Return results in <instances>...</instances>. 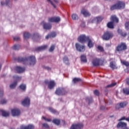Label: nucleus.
<instances>
[{
    "mask_svg": "<svg viewBox=\"0 0 129 129\" xmlns=\"http://www.w3.org/2000/svg\"><path fill=\"white\" fill-rule=\"evenodd\" d=\"M30 61L29 65L30 66H34L35 64H36V57L34 56H30L28 58L27 57H19L17 59L18 62H21V63H23V64H25L26 62H28V60Z\"/></svg>",
    "mask_w": 129,
    "mask_h": 129,
    "instance_id": "f257e3e1",
    "label": "nucleus"
},
{
    "mask_svg": "<svg viewBox=\"0 0 129 129\" xmlns=\"http://www.w3.org/2000/svg\"><path fill=\"white\" fill-rule=\"evenodd\" d=\"M125 8V3L121 1H118L116 4L112 5L110 10L111 11H114V10H123Z\"/></svg>",
    "mask_w": 129,
    "mask_h": 129,
    "instance_id": "f03ea898",
    "label": "nucleus"
},
{
    "mask_svg": "<svg viewBox=\"0 0 129 129\" xmlns=\"http://www.w3.org/2000/svg\"><path fill=\"white\" fill-rule=\"evenodd\" d=\"M113 33L111 31H107L104 32L101 38L104 41H109V40L113 38Z\"/></svg>",
    "mask_w": 129,
    "mask_h": 129,
    "instance_id": "7ed1b4c3",
    "label": "nucleus"
},
{
    "mask_svg": "<svg viewBox=\"0 0 129 129\" xmlns=\"http://www.w3.org/2000/svg\"><path fill=\"white\" fill-rule=\"evenodd\" d=\"M127 49V46L124 42H121L120 44H118L115 48V50L117 52H123V51H125Z\"/></svg>",
    "mask_w": 129,
    "mask_h": 129,
    "instance_id": "20e7f679",
    "label": "nucleus"
},
{
    "mask_svg": "<svg viewBox=\"0 0 129 129\" xmlns=\"http://www.w3.org/2000/svg\"><path fill=\"white\" fill-rule=\"evenodd\" d=\"M55 93L56 95L63 96L66 95L68 93V92L66 91L64 88L58 87L56 89Z\"/></svg>",
    "mask_w": 129,
    "mask_h": 129,
    "instance_id": "39448f33",
    "label": "nucleus"
},
{
    "mask_svg": "<svg viewBox=\"0 0 129 129\" xmlns=\"http://www.w3.org/2000/svg\"><path fill=\"white\" fill-rule=\"evenodd\" d=\"M44 83L48 86L49 89H53L56 86V83L53 80L48 81V80H45Z\"/></svg>",
    "mask_w": 129,
    "mask_h": 129,
    "instance_id": "423d86ee",
    "label": "nucleus"
},
{
    "mask_svg": "<svg viewBox=\"0 0 129 129\" xmlns=\"http://www.w3.org/2000/svg\"><path fill=\"white\" fill-rule=\"evenodd\" d=\"M89 36H86L85 35L82 34L80 35L78 38V42H80V43H81L82 44H84L88 39H89Z\"/></svg>",
    "mask_w": 129,
    "mask_h": 129,
    "instance_id": "0eeeda50",
    "label": "nucleus"
},
{
    "mask_svg": "<svg viewBox=\"0 0 129 129\" xmlns=\"http://www.w3.org/2000/svg\"><path fill=\"white\" fill-rule=\"evenodd\" d=\"M75 46L76 49L77 51H79V52H84L85 51V46L82 45L78 43H76Z\"/></svg>",
    "mask_w": 129,
    "mask_h": 129,
    "instance_id": "6e6552de",
    "label": "nucleus"
},
{
    "mask_svg": "<svg viewBox=\"0 0 129 129\" xmlns=\"http://www.w3.org/2000/svg\"><path fill=\"white\" fill-rule=\"evenodd\" d=\"M48 21L49 23H59L61 21V19L59 17H53L49 18Z\"/></svg>",
    "mask_w": 129,
    "mask_h": 129,
    "instance_id": "1a4fd4ad",
    "label": "nucleus"
},
{
    "mask_svg": "<svg viewBox=\"0 0 129 129\" xmlns=\"http://www.w3.org/2000/svg\"><path fill=\"white\" fill-rule=\"evenodd\" d=\"M41 24L43 25V27L44 30H51V29H52V25L50 23L42 21Z\"/></svg>",
    "mask_w": 129,
    "mask_h": 129,
    "instance_id": "9d476101",
    "label": "nucleus"
},
{
    "mask_svg": "<svg viewBox=\"0 0 129 129\" xmlns=\"http://www.w3.org/2000/svg\"><path fill=\"white\" fill-rule=\"evenodd\" d=\"M11 113L13 116H19L21 114V111L19 109H13Z\"/></svg>",
    "mask_w": 129,
    "mask_h": 129,
    "instance_id": "9b49d317",
    "label": "nucleus"
},
{
    "mask_svg": "<svg viewBox=\"0 0 129 129\" xmlns=\"http://www.w3.org/2000/svg\"><path fill=\"white\" fill-rule=\"evenodd\" d=\"M83 126H84V125L82 123H79L77 124H73L71 127V129H81L83 128Z\"/></svg>",
    "mask_w": 129,
    "mask_h": 129,
    "instance_id": "f8f14e48",
    "label": "nucleus"
},
{
    "mask_svg": "<svg viewBox=\"0 0 129 129\" xmlns=\"http://www.w3.org/2000/svg\"><path fill=\"white\" fill-rule=\"evenodd\" d=\"M101 61V59L96 58L92 60V64L93 66H95V67L99 66V65H100Z\"/></svg>",
    "mask_w": 129,
    "mask_h": 129,
    "instance_id": "ddd939ff",
    "label": "nucleus"
},
{
    "mask_svg": "<svg viewBox=\"0 0 129 129\" xmlns=\"http://www.w3.org/2000/svg\"><path fill=\"white\" fill-rule=\"evenodd\" d=\"M30 100L29 97H26L25 99L22 102V104L24 105V106H28L30 105Z\"/></svg>",
    "mask_w": 129,
    "mask_h": 129,
    "instance_id": "4468645a",
    "label": "nucleus"
},
{
    "mask_svg": "<svg viewBox=\"0 0 129 129\" xmlns=\"http://www.w3.org/2000/svg\"><path fill=\"white\" fill-rule=\"evenodd\" d=\"M87 41L88 42V47H89V48H93V46H94V43L93 42V41H92L90 37H89V38H88Z\"/></svg>",
    "mask_w": 129,
    "mask_h": 129,
    "instance_id": "2eb2a0df",
    "label": "nucleus"
},
{
    "mask_svg": "<svg viewBox=\"0 0 129 129\" xmlns=\"http://www.w3.org/2000/svg\"><path fill=\"white\" fill-rule=\"evenodd\" d=\"M117 128H124L126 127V124L123 122H119L117 125Z\"/></svg>",
    "mask_w": 129,
    "mask_h": 129,
    "instance_id": "dca6fc26",
    "label": "nucleus"
},
{
    "mask_svg": "<svg viewBox=\"0 0 129 129\" xmlns=\"http://www.w3.org/2000/svg\"><path fill=\"white\" fill-rule=\"evenodd\" d=\"M47 48H48V46L43 45V46H41L36 47L35 48V51H44V50H46V49Z\"/></svg>",
    "mask_w": 129,
    "mask_h": 129,
    "instance_id": "f3484780",
    "label": "nucleus"
},
{
    "mask_svg": "<svg viewBox=\"0 0 129 129\" xmlns=\"http://www.w3.org/2000/svg\"><path fill=\"white\" fill-rule=\"evenodd\" d=\"M110 20H111V22H113V23L114 24V23H117L119 22L118 18L115 15L111 16Z\"/></svg>",
    "mask_w": 129,
    "mask_h": 129,
    "instance_id": "a211bd4d",
    "label": "nucleus"
},
{
    "mask_svg": "<svg viewBox=\"0 0 129 129\" xmlns=\"http://www.w3.org/2000/svg\"><path fill=\"white\" fill-rule=\"evenodd\" d=\"M35 126L32 124H29L27 126L22 125L20 127V129H34Z\"/></svg>",
    "mask_w": 129,
    "mask_h": 129,
    "instance_id": "6ab92c4d",
    "label": "nucleus"
},
{
    "mask_svg": "<svg viewBox=\"0 0 129 129\" xmlns=\"http://www.w3.org/2000/svg\"><path fill=\"white\" fill-rule=\"evenodd\" d=\"M15 70H16L18 73H22L26 70V69L22 68V67H15Z\"/></svg>",
    "mask_w": 129,
    "mask_h": 129,
    "instance_id": "aec40b11",
    "label": "nucleus"
},
{
    "mask_svg": "<svg viewBox=\"0 0 129 129\" xmlns=\"http://www.w3.org/2000/svg\"><path fill=\"white\" fill-rule=\"evenodd\" d=\"M56 32H51L46 36L45 39H46V40H48L49 38H55V37H56Z\"/></svg>",
    "mask_w": 129,
    "mask_h": 129,
    "instance_id": "412c9836",
    "label": "nucleus"
},
{
    "mask_svg": "<svg viewBox=\"0 0 129 129\" xmlns=\"http://www.w3.org/2000/svg\"><path fill=\"white\" fill-rule=\"evenodd\" d=\"M81 14L84 15V17H90V13L85 9H83L81 11Z\"/></svg>",
    "mask_w": 129,
    "mask_h": 129,
    "instance_id": "4be33fe9",
    "label": "nucleus"
},
{
    "mask_svg": "<svg viewBox=\"0 0 129 129\" xmlns=\"http://www.w3.org/2000/svg\"><path fill=\"white\" fill-rule=\"evenodd\" d=\"M0 112L2 113V116L5 117H7L10 116V112L7 111H5L4 110H1Z\"/></svg>",
    "mask_w": 129,
    "mask_h": 129,
    "instance_id": "5701e85b",
    "label": "nucleus"
},
{
    "mask_svg": "<svg viewBox=\"0 0 129 129\" xmlns=\"http://www.w3.org/2000/svg\"><path fill=\"white\" fill-rule=\"evenodd\" d=\"M107 27L108 29H114V23L113 22L110 21L107 23Z\"/></svg>",
    "mask_w": 129,
    "mask_h": 129,
    "instance_id": "b1692460",
    "label": "nucleus"
},
{
    "mask_svg": "<svg viewBox=\"0 0 129 129\" xmlns=\"http://www.w3.org/2000/svg\"><path fill=\"white\" fill-rule=\"evenodd\" d=\"M81 61L84 62V63L87 62V58H86V55L83 54L81 56Z\"/></svg>",
    "mask_w": 129,
    "mask_h": 129,
    "instance_id": "393cba45",
    "label": "nucleus"
},
{
    "mask_svg": "<svg viewBox=\"0 0 129 129\" xmlns=\"http://www.w3.org/2000/svg\"><path fill=\"white\" fill-rule=\"evenodd\" d=\"M24 38L25 40L29 39L31 36V34L28 32H25L23 34Z\"/></svg>",
    "mask_w": 129,
    "mask_h": 129,
    "instance_id": "a878e982",
    "label": "nucleus"
},
{
    "mask_svg": "<svg viewBox=\"0 0 129 129\" xmlns=\"http://www.w3.org/2000/svg\"><path fill=\"white\" fill-rule=\"evenodd\" d=\"M118 33H119V34H120V35L122 36V37H126V35H127V34L126 32H123L122 31V30H118Z\"/></svg>",
    "mask_w": 129,
    "mask_h": 129,
    "instance_id": "bb28decb",
    "label": "nucleus"
},
{
    "mask_svg": "<svg viewBox=\"0 0 129 129\" xmlns=\"http://www.w3.org/2000/svg\"><path fill=\"white\" fill-rule=\"evenodd\" d=\"M102 20H103V18L101 17H97L93 19V21H96L97 23H100V22H101V21H102Z\"/></svg>",
    "mask_w": 129,
    "mask_h": 129,
    "instance_id": "cd10ccee",
    "label": "nucleus"
},
{
    "mask_svg": "<svg viewBox=\"0 0 129 129\" xmlns=\"http://www.w3.org/2000/svg\"><path fill=\"white\" fill-rule=\"evenodd\" d=\"M19 88H20L21 90H23V91H26L27 86L25 84H22L20 85Z\"/></svg>",
    "mask_w": 129,
    "mask_h": 129,
    "instance_id": "c85d7f7f",
    "label": "nucleus"
},
{
    "mask_svg": "<svg viewBox=\"0 0 129 129\" xmlns=\"http://www.w3.org/2000/svg\"><path fill=\"white\" fill-rule=\"evenodd\" d=\"M110 68H112V69L113 70L114 69H116L117 67L115 64H114V62L113 61H111L110 63Z\"/></svg>",
    "mask_w": 129,
    "mask_h": 129,
    "instance_id": "c756f323",
    "label": "nucleus"
},
{
    "mask_svg": "<svg viewBox=\"0 0 129 129\" xmlns=\"http://www.w3.org/2000/svg\"><path fill=\"white\" fill-rule=\"evenodd\" d=\"M52 122L56 125H59L60 122V119L55 118L52 120Z\"/></svg>",
    "mask_w": 129,
    "mask_h": 129,
    "instance_id": "7c9ffc66",
    "label": "nucleus"
},
{
    "mask_svg": "<svg viewBox=\"0 0 129 129\" xmlns=\"http://www.w3.org/2000/svg\"><path fill=\"white\" fill-rule=\"evenodd\" d=\"M121 63L122 65L126 66V67H129V62L125 60H121Z\"/></svg>",
    "mask_w": 129,
    "mask_h": 129,
    "instance_id": "2f4dec72",
    "label": "nucleus"
},
{
    "mask_svg": "<svg viewBox=\"0 0 129 129\" xmlns=\"http://www.w3.org/2000/svg\"><path fill=\"white\" fill-rule=\"evenodd\" d=\"M123 93L126 95H129V88H125L123 89Z\"/></svg>",
    "mask_w": 129,
    "mask_h": 129,
    "instance_id": "473e14b6",
    "label": "nucleus"
},
{
    "mask_svg": "<svg viewBox=\"0 0 129 129\" xmlns=\"http://www.w3.org/2000/svg\"><path fill=\"white\" fill-rule=\"evenodd\" d=\"M17 84H18V82L15 81L14 82V83L10 85V87L11 89H14V88H15L16 86H17Z\"/></svg>",
    "mask_w": 129,
    "mask_h": 129,
    "instance_id": "72a5a7b5",
    "label": "nucleus"
},
{
    "mask_svg": "<svg viewBox=\"0 0 129 129\" xmlns=\"http://www.w3.org/2000/svg\"><path fill=\"white\" fill-rule=\"evenodd\" d=\"M48 110H49V111H50V112H52V113H57L58 112L54 109V108L51 107H49L47 108Z\"/></svg>",
    "mask_w": 129,
    "mask_h": 129,
    "instance_id": "f704fd0d",
    "label": "nucleus"
},
{
    "mask_svg": "<svg viewBox=\"0 0 129 129\" xmlns=\"http://www.w3.org/2000/svg\"><path fill=\"white\" fill-rule=\"evenodd\" d=\"M119 104H120V106L121 108H123V107L127 105V102H121V103H120Z\"/></svg>",
    "mask_w": 129,
    "mask_h": 129,
    "instance_id": "c9c22d12",
    "label": "nucleus"
},
{
    "mask_svg": "<svg viewBox=\"0 0 129 129\" xmlns=\"http://www.w3.org/2000/svg\"><path fill=\"white\" fill-rule=\"evenodd\" d=\"M20 45L19 44H16V45H14L13 47V50H19V49H20Z\"/></svg>",
    "mask_w": 129,
    "mask_h": 129,
    "instance_id": "e433bc0d",
    "label": "nucleus"
},
{
    "mask_svg": "<svg viewBox=\"0 0 129 129\" xmlns=\"http://www.w3.org/2000/svg\"><path fill=\"white\" fill-rule=\"evenodd\" d=\"M72 19L74 20H78V15L76 14H74L72 15Z\"/></svg>",
    "mask_w": 129,
    "mask_h": 129,
    "instance_id": "4c0bfd02",
    "label": "nucleus"
},
{
    "mask_svg": "<svg viewBox=\"0 0 129 129\" xmlns=\"http://www.w3.org/2000/svg\"><path fill=\"white\" fill-rule=\"evenodd\" d=\"M116 85V83H112L110 85H108L106 86V88H108L109 87H113Z\"/></svg>",
    "mask_w": 129,
    "mask_h": 129,
    "instance_id": "58836bf2",
    "label": "nucleus"
},
{
    "mask_svg": "<svg viewBox=\"0 0 129 129\" xmlns=\"http://www.w3.org/2000/svg\"><path fill=\"white\" fill-rule=\"evenodd\" d=\"M54 50H55V45L52 44L50 46V48L49 49V52H53Z\"/></svg>",
    "mask_w": 129,
    "mask_h": 129,
    "instance_id": "ea45409f",
    "label": "nucleus"
},
{
    "mask_svg": "<svg viewBox=\"0 0 129 129\" xmlns=\"http://www.w3.org/2000/svg\"><path fill=\"white\" fill-rule=\"evenodd\" d=\"M81 81V79L80 78H75L73 79V82L74 83H76V82H79V81Z\"/></svg>",
    "mask_w": 129,
    "mask_h": 129,
    "instance_id": "a19ab883",
    "label": "nucleus"
},
{
    "mask_svg": "<svg viewBox=\"0 0 129 129\" xmlns=\"http://www.w3.org/2000/svg\"><path fill=\"white\" fill-rule=\"evenodd\" d=\"M97 49H99L100 52H104V49H103V47L100 45L98 46Z\"/></svg>",
    "mask_w": 129,
    "mask_h": 129,
    "instance_id": "79ce46f5",
    "label": "nucleus"
},
{
    "mask_svg": "<svg viewBox=\"0 0 129 129\" xmlns=\"http://www.w3.org/2000/svg\"><path fill=\"white\" fill-rule=\"evenodd\" d=\"M87 101L89 102V104H90V103H91V102H92V98H89V97H87L86 99Z\"/></svg>",
    "mask_w": 129,
    "mask_h": 129,
    "instance_id": "37998d69",
    "label": "nucleus"
},
{
    "mask_svg": "<svg viewBox=\"0 0 129 129\" xmlns=\"http://www.w3.org/2000/svg\"><path fill=\"white\" fill-rule=\"evenodd\" d=\"M63 61L64 63H66V62H69V59L68 58V57L67 56H64L63 58Z\"/></svg>",
    "mask_w": 129,
    "mask_h": 129,
    "instance_id": "c03bdc74",
    "label": "nucleus"
},
{
    "mask_svg": "<svg viewBox=\"0 0 129 129\" xmlns=\"http://www.w3.org/2000/svg\"><path fill=\"white\" fill-rule=\"evenodd\" d=\"M42 68L45 70H48V71H50V70H51V68L49 67H46L45 66H42Z\"/></svg>",
    "mask_w": 129,
    "mask_h": 129,
    "instance_id": "a18cd8bd",
    "label": "nucleus"
},
{
    "mask_svg": "<svg viewBox=\"0 0 129 129\" xmlns=\"http://www.w3.org/2000/svg\"><path fill=\"white\" fill-rule=\"evenodd\" d=\"M125 28L126 30H129V22H126L125 23Z\"/></svg>",
    "mask_w": 129,
    "mask_h": 129,
    "instance_id": "49530a36",
    "label": "nucleus"
},
{
    "mask_svg": "<svg viewBox=\"0 0 129 129\" xmlns=\"http://www.w3.org/2000/svg\"><path fill=\"white\" fill-rule=\"evenodd\" d=\"M42 127H45V128H49V125L46 123H43L42 124Z\"/></svg>",
    "mask_w": 129,
    "mask_h": 129,
    "instance_id": "de8ad7c7",
    "label": "nucleus"
},
{
    "mask_svg": "<svg viewBox=\"0 0 129 129\" xmlns=\"http://www.w3.org/2000/svg\"><path fill=\"white\" fill-rule=\"evenodd\" d=\"M33 36L35 38H41V35H40V34H39V33H34L33 34Z\"/></svg>",
    "mask_w": 129,
    "mask_h": 129,
    "instance_id": "09e8293b",
    "label": "nucleus"
},
{
    "mask_svg": "<svg viewBox=\"0 0 129 129\" xmlns=\"http://www.w3.org/2000/svg\"><path fill=\"white\" fill-rule=\"evenodd\" d=\"M94 93L95 95H96V96H99V91L98 90H96L94 91Z\"/></svg>",
    "mask_w": 129,
    "mask_h": 129,
    "instance_id": "8fccbe9b",
    "label": "nucleus"
},
{
    "mask_svg": "<svg viewBox=\"0 0 129 129\" xmlns=\"http://www.w3.org/2000/svg\"><path fill=\"white\" fill-rule=\"evenodd\" d=\"M7 100L6 99H3L1 101V104H6V103H7Z\"/></svg>",
    "mask_w": 129,
    "mask_h": 129,
    "instance_id": "3c124183",
    "label": "nucleus"
},
{
    "mask_svg": "<svg viewBox=\"0 0 129 129\" xmlns=\"http://www.w3.org/2000/svg\"><path fill=\"white\" fill-rule=\"evenodd\" d=\"M48 2H49V3H50L51 5H52V6L53 7V8H54V9H56V5H55V4H54V3H53V2L51 1V0H47Z\"/></svg>",
    "mask_w": 129,
    "mask_h": 129,
    "instance_id": "603ef678",
    "label": "nucleus"
},
{
    "mask_svg": "<svg viewBox=\"0 0 129 129\" xmlns=\"http://www.w3.org/2000/svg\"><path fill=\"white\" fill-rule=\"evenodd\" d=\"M115 108L116 109H119V108H121L120 107V104H117L115 106Z\"/></svg>",
    "mask_w": 129,
    "mask_h": 129,
    "instance_id": "864d4df0",
    "label": "nucleus"
},
{
    "mask_svg": "<svg viewBox=\"0 0 129 129\" xmlns=\"http://www.w3.org/2000/svg\"><path fill=\"white\" fill-rule=\"evenodd\" d=\"M105 109H107V108H106L105 106H101L100 107V110H105Z\"/></svg>",
    "mask_w": 129,
    "mask_h": 129,
    "instance_id": "5fc2aeb1",
    "label": "nucleus"
},
{
    "mask_svg": "<svg viewBox=\"0 0 129 129\" xmlns=\"http://www.w3.org/2000/svg\"><path fill=\"white\" fill-rule=\"evenodd\" d=\"M42 118H43V119H44V120H45V121H51V119H47V118H46V117H44V116L42 117Z\"/></svg>",
    "mask_w": 129,
    "mask_h": 129,
    "instance_id": "6e6d98bb",
    "label": "nucleus"
},
{
    "mask_svg": "<svg viewBox=\"0 0 129 129\" xmlns=\"http://www.w3.org/2000/svg\"><path fill=\"white\" fill-rule=\"evenodd\" d=\"M4 95V91L0 90V97H2Z\"/></svg>",
    "mask_w": 129,
    "mask_h": 129,
    "instance_id": "4d7b16f0",
    "label": "nucleus"
},
{
    "mask_svg": "<svg viewBox=\"0 0 129 129\" xmlns=\"http://www.w3.org/2000/svg\"><path fill=\"white\" fill-rule=\"evenodd\" d=\"M19 40H20V37H14V41H19Z\"/></svg>",
    "mask_w": 129,
    "mask_h": 129,
    "instance_id": "13d9d810",
    "label": "nucleus"
},
{
    "mask_svg": "<svg viewBox=\"0 0 129 129\" xmlns=\"http://www.w3.org/2000/svg\"><path fill=\"white\" fill-rule=\"evenodd\" d=\"M14 78H16L17 80H21V79H22V78L20 77H14Z\"/></svg>",
    "mask_w": 129,
    "mask_h": 129,
    "instance_id": "bf43d9fd",
    "label": "nucleus"
},
{
    "mask_svg": "<svg viewBox=\"0 0 129 129\" xmlns=\"http://www.w3.org/2000/svg\"><path fill=\"white\" fill-rule=\"evenodd\" d=\"M124 72L126 73H128L129 72V68H127L124 70Z\"/></svg>",
    "mask_w": 129,
    "mask_h": 129,
    "instance_id": "052dcab7",
    "label": "nucleus"
},
{
    "mask_svg": "<svg viewBox=\"0 0 129 129\" xmlns=\"http://www.w3.org/2000/svg\"><path fill=\"white\" fill-rule=\"evenodd\" d=\"M126 118H125V116L122 117L120 119H119V121H120V120H125Z\"/></svg>",
    "mask_w": 129,
    "mask_h": 129,
    "instance_id": "680f3d73",
    "label": "nucleus"
},
{
    "mask_svg": "<svg viewBox=\"0 0 129 129\" xmlns=\"http://www.w3.org/2000/svg\"><path fill=\"white\" fill-rule=\"evenodd\" d=\"M126 82L127 85H129V78L126 79Z\"/></svg>",
    "mask_w": 129,
    "mask_h": 129,
    "instance_id": "e2e57ef3",
    "label": "nucleus"
},
{
    "mask_svg": "<svg viewBox=\"0 0 129 129\" xmlns=\"http://www.w3.org/2000/svg\"><path fill=\"white\" fill-rule=\"evenodd\" d=\"M10 4V1H6V6H8Z\"/></svg>",
    "mask_w": 129,
    "mask_h": 129,
    "instance_id": "0e129e2a",
    "label": "nucleus"
},
{
    "mask_svg": "<svg viewBox=\"0 0 129 129\" xmlns=\"http://www.w3.org/2000/svg\"><path fill=\"white\" fill-rule=\"evenodd\" d=\"M53 2H54V3H55L56 4H58V0H53Z\"/></svg>",
    "mask_w": 129,
    "mask_h": 129,
    "instance_id": "69168bd1",
    "label": "nucleus"
},
{
    "mask_svg": "<svg viewBox=\"0 0 129 129\" xmlns=\"http://www.w3.org/2000/svg\"><path fill=\"white\" fill-rule=\"evenodd\" d=\"M1 5H2V6H4V5H5V3L4 2H2Z\"/></svg>",
    "mask_w": 129,
    "mask_h": 129,
    "instance_id": "338daca9",
    "label": "nucleus"
},
{
    "mask_svg": "<svg viewBox=\"0 0 129 129\" xmlns=\"http://www.w3.org/2000/svg\"><path fill=\"white\" fill-rule=\"evenodd\" d=\"M1 69H2V64H0V71H1Z\"/></svg>",
    "mask_w": 129,
    "mask_h": 129,
    "instance_id": "774afa93",
    "label": "nucleus"
}]
</instances>
